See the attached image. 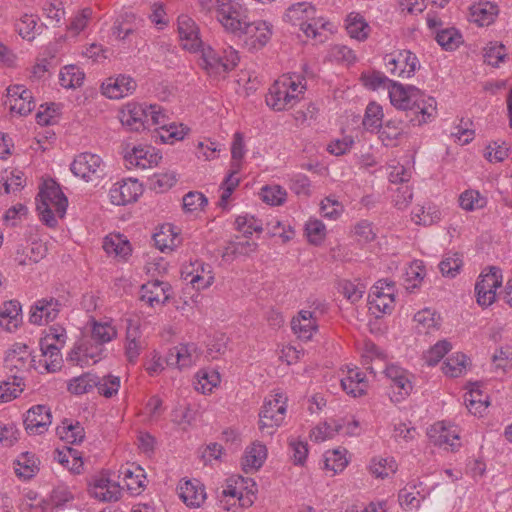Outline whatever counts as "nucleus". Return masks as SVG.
Returning a JSON list of instances; mask_svg holds the SVG:
<instances>
[{
    "label": "nucleus",
    "instance_id": "f257e3e1",
    "mask_svg": "<svg viewBox=\"0 0 512 512\" xmlns=\"http://www.w3.org/2000/svg\"><path fill=\"white\" fill-rule=\"evenodd\" d=\"M363 85L371 90L387 88L391 104L397 109L407 112L409 122L413 126H421L432 121L436 116V100L427 96L413 85H403L388 79L382 72L362 73Z\"/></svg>",
    "mask_w": 512,
    "mask_h": 512
},
{
    "label": "nucleus",
    "instance_id": "f03ea898",
    "mask_svg": "<svg viewBox=\"0 0 512 512\" xmlns=\"http://www.w3.org/2000/svg\"><path fill=\"white\" fill-rule=\"evenodd\" d=\"M68 206V199L62 192L59 184L53 179L43 182L36 197V209L41 220L49 227L57 225L52 207L60 218H63Z\"/></svg>",
    "mask_w": 512,
    "mask_h": 512
},
{
    "label": "nucleus",
    "instance_id": "7ed1b4c3",
    "mask_svg": "<svg viewBox=\"0 0 512 512\" xmlns=\"http://www.w3.org/2000/svg\"><path fill=\"white\" fill-rule=\"evenodd\" d=\"M315 15L316 9L314 6L307 2H299L287 9L284 19L293 25H299L306 36L315 38L318 28L325 27L323 19H317Z\"/></svg>",
    "mask_w": 512,
    "mask_h": 512
},
{
    "label": "nucleus",
    "instance_id": "20e7f679",
    "mask_svg": "<svg viewBox=\"0 0 512 512\" xmlns=\"http://www.w3.org/2000/svg\"><path fill=\"white\" fill-rule=\"evenodd\" d=\"M216 17L227 32L237 37L249 19L247 9L233 0H216Z\"/></svg>",
    "mask_w": 512,
    "mask_h": 512
},
{
    "label": "nucleus",
    "instance_id": "39448f33",
    "mask_svg": "<svg viewBox=\"0 0 512 512\" xmlns=\"http://www.w3.org/2000/svg\"><path fill=\"white\" fill-rule=\"evenodd\" d=\"M34 359L31 358V351L25 344L16 343L7 352L4 359V368L13 379V384L20 387L23 385V374L33 367Z\"/></svg>",
    "mask_w": 512,
    "mask_h": 512
},
{
    "label": "nucleus",
    "instance_id": "423d86ee",
    "mask_svg": "<svg viewBox=\"0 0 512 512\" xmlns=\"http://www.w3.org/2000/svg\"><path fill=\"white\" fill-rule=\"evenodd\" d=\"M203 67L209 74L221 75L232 71L240 60L238 52L231 46L217 52L211 47L202 51Z\"/></svg>",
    "mask_w": 512,
    "mask_h": 512
},
{
    "label": "nucleus",
    "instance_id": "0eeeda50",
    "mask_svg": "<svg viewBox=\"0 0 512 512\" xmlns=\"http://www.w3.org/2000/svg\"><path fill=\"white\" fill-rule=\"evenodd\" d=\"M286 413V398L281 393H277L273 399L266 400L259 413V429L272 435L274 430L279 427Z\"/></svg>",
    "mask_w": 512,
    "mask_h": 512
},
{
    "label": "nucleus",
    "instance_id": "6e6552de",
    "mask_svg": "<svg viewBox=\"0 0 512 512\" xmlns=\"http://www.w3.org/2000/svg\"><path fill=\"white\" fill-rule=\"evenodd\" d=\"M502 285L501 269L489 267L488 273H481L475 284L477 303L482 307L490 306L496 298V289Z\"/></svg>",
    "mask_w": 512,
    "mask_h": 512
},
{
    "label": "nucleus",
    "instance_id": "1a4fd4ad",
    "mask_svg": "<svg viewBox=\"0 0 512 512\" xmlns=\"http://www.w3.org/2000/svg\"><path fill=\"white\" fill-rule=\"evenodd\" d=\"M384 63L389 74L401 79L412 77L420 66L417 56L409 50L386 55Z\"/></svg>",
    "mask_w": 512,
    "mask_h": 512
},
{
    "label": "nucleus",
    "instance_id": "9d476101",
    "mask_svg": "<svg viewBox=\"0 0 512 512\" xmlns=\"http://www.w3.org/2000/svg\"><path fill=\"white\" fill-rule=\"evenodd\" d=\"M71 172L85 181H93L101 178L103 173V161L100 156L89 152L77 155L70 166Z\"/></svg>",
    "mask_w": 512,
    "mask_h": 512
},
{
    "label": "nucleus",
    "instance_id": "9b49d317",
    "mask_svg": "<svg viewBox=\"0 0 512 512\" xmlns=\"http://www.w3.org/2000/svg\"><path fill=\"white\" fill-rule=\"evenodd\" d=\"M272 36V26L263 20L246 21L238 37H244L246 45L251 49L263 48Z\"/></svg>",
    "mask_w": 512,
    "mask_h": 512
},
{
    "label": "nucleus",
    "instance_id": "f8f14e48",
    "mask_svg": "<svg viewBox=\"0 0 512 512\" xmlns=\"http://www.w3.org/2000/svg\"><path fill=\"white\" fill-rule=\"evenodd\" d=\"M148 111V127L150 125H161L164 133L160 135L163 142L173 143L174 141L182 140L187 133L188 129H185L183 125L179 127L176 125H170L166 128V115L160 106L150 105L145 106Z\"/></svg>",
    "mask_w": 512,
    "mask_h": 512
},
{
    "label": "nucleus",
    "instance_id": "ddd939ff",
    "mask_svg": "<svg viewBox=\"0 0 512 512\" xmlns=\"http://www.w3.org/2000/svg\"><path fill=\"white\" fill-rule=\"evenodd\" d=\"M172 287L168 282L153 280L140 287V300L149 307L165 305L170 300Z\"/></svg>",
    "mask_w": 512,
    "mask_h": 512
},
{
    "label": "nucleus",
    "instance_id": "4468645a",
    "mask_svg": "<svg viewBox=\"0 0 512 512\" xmlns=\"http://www.w3.org/2000/svg\"><path fill=\"white\" fill-rule=\"evenodd\" d=\"M120 121L130 131L148 128V111L142 104L128 103L120 112Z\"/></svg>",
    "mask_w": 512,
    "mask_h": 512
},
{
    "label": "nucleus",
    "instance_id": "2eb2a0df",
    "mask_svg": "<svg viewBox=\"0 0 512 512\" xmlns=\"http://www.w3.org/2000/svg\"><path fill=\"white\" fill-rule=\"evenodd\" d=\"M51 424V412L45 405H36L30 408L24 418V426L29 434L44 433Z\"/></svg>",
    "mask_w": 512,
    "mask_h": 512
},
{
    "label": "nucleus",
    "instance_id": "dca6fc26",
    "mask_svg": "<svg viewBox=\"0 0 512 512\" xmlns=\"http://www.w3.org/2000/svg\"><path fill=\"white\" fill-rule=\"evenodd\" d=\"M142 193L137 180H123L115 183L109 191L110 200L115 205H126L137 200Z\"/></svg>",
    "mask_w": 512,
    "mask_h": 512
},
{
    "label": "nucleus",
    "instance_id": "f3484780",
    "mask_svg": "<svg viewBox=\"0 0 512 512\" xmlns=\"http://www.w3.org/2000/svg\"><path fill=\"white\" fill-rule=\"evenodd\" d=\"M60 307V302L54 298L38 300L31 308L29 321L36 325L53 321L58 316Z\"/></svg>",
    "mask_w": 512,
    "mask_h": 512
},
{
    "label": "nucleus",
    "instance_id": "a211bd4d",
    "mask_svg": "<svg viewBox=\"0 0 512 512\" xmlns=\"http://www.w3.org/2000/svg\"><path fill=\"white\" fill-rule=\"evenodd\" d=\"M178 33L184 49L196 52L200 48L202 41L199 38L198 27L190 17H178Z\"/></svg>",
    "mask_w": 512,
    "mask_h": 512
},
{
    "label": "nucleus",
    "instance_id": "6ab92c4d",
    "mask_svg": "<svg viewBox=\"0 0 512 512\" xmlns=\"http://www.w3.org/2000/svg\"><path fill=\"white\" fill-rule=\"evenodd\" d=\"M290 85L291 84H285V82H280L279 80L275 81L266 95L267 105L276 111L286 109L297 97L296 94L289 92Z\"/></svg>",
    "mask_w": 512,
    "mask_h": 512
},
{
    "label": "nucleus",
    "instance_id": "aec40b11",
    "mask_svg": "<svg viewBox=\"0 0 512 512\" xmlns=\"http://www.w3.org/2000/svg\"><path fill=\"white\" fill-rule=\"evenodd\" d=\"M291 328L298 338L310 340L318 329L316 311L301 310L292 319Z\"/></svg>",
    "mask_w": 512,
    "mask_h": 512
},
{
    "label": "nucleus",
    "instance_id": "412c9836",
    "mask_svg": "<svg viewBox=\"0 0 512 512\" xmlns=\"http://www.w3.org/2000/svg\"><path fill=\"white\" fill-rule=\"evenodd\" d=\"M104 353L105 348L102 344L94 342L92 339H84L72 350L70 358L86 364L91 360L95 364L104 357Z\"/></svg>",
    "mask_w": 512,
    "mask_h": 512
},
{
    "label": "nucleus",
    "instance_id": "4be33fe9",
    "mask_svg": "<svg viewBox=\"0 0 512 512\" xmlns=\"http://www.w3.org/2000/svg\"><path fill=\"white\" fill-rule=\"evenodd\" d=\"M136 82L130 76L119 75L109 78L107 84L102 85L103 94L111 99H120L131 94L136 89Z\"/></svg>",
    "mask_w": 512,
    "mask_h": 512
},
{
    "label": "nucleus",
    "instance_id": "5701e85b",
    "mask_svg": "<svg viewBox=\"0 0 512 512\" xmlns=\"http://www.w3.org/2000/svg\"><path fill=\"white\" fill-rule=\"evenodd\" d=\"M179 496L187 506L200 507L206 499V492L198 480H187L180 485Z\"/></svg>",
    "mask_w": 512,
    "mask_h": 512
},
{
    "label": "nucleus",
    "instance_id": "b1692460",
    "mask_svg": "<svg viewBox=\"0 0 512 512\" xmlns=\"http://www.w3.org/2000/svg\"><path fill=\"white\" fill-rule=\"evenodd\" d=\"M428 436L434 445L442 446L448 444L452 450L457 446L453 440H459V435L455 426H446L444 422H437L431 426Z\"/></svg>",
    "mask_w": 512,
    "mask_h": 512
},
{
    "label": "nucleus",
    "instance_id": "393cba45",
    "mask_svg": "<svg viewBox=\"0 0 512 512\" xmlns=\"http://www.w3.org/2000/svg\"><path fill=\"white\" fill-rule=\"evenodd\" d=\"M341 386L348 395L362 396L367 388L365 374L358 368L348 369L347 376L341 379Z\"/></svg>",
    "mask_w": 512,
    "mask_h": 512
},
{
    "label": "nucleus",
    "instance_id": "a878e982",
    "mask_svg": "<svg viewBox=\"0 0 512 512\" xmlns=\"http://www.w3.org/2000/svg\"><path fill=\"white\" fill-rule=\"evenodd\" d=\"M267 457V448L265 445L254 442L247 447L242 460L243 470L247 473L249 470H258L262 467Z\"/></svg>",
    "mask_w": 512,
    "mask_h": 512
},
{
    "label": "nucleus",
    "instance_id": "bb28decb",
    "mask_svg": "<svg viewBox=\"0 0 512 512\" xmlns=\"http://www.w3.org/2000/svg\"><path fill=\"white\" fill-rule=\"evenodd\" d=\"M56 433L60 439L70 444L81 443L85 438V431L81 424L78 421L73 422L69 419L62 421V424L57 427Z\"/></svg>",
    "mask_w": 512,
    "mask_h": 512
},
{
    "label": "nucleus",
    "instance_id": "cd10ccee",
    "mask_svg": "<svg viewBox=\"0 0 512 512\" xmlns=\"http://www.w3.org/2000/svg\"><path fill=\"white\" fill-rule=\"evenodd\" d=\"M464 402L468 411L473 415H481L488 407V397L483 395L477 384L465 393Z\"/></svg>",
    "mask_w": 512,
    "mask_h": 512
},
{
    "label": "nucleus",
    "instance_id": "c85d7f7f",
    "mask_svg": "<svg viewBox=\"0 0 512 512\" xmlns=\"http://www.w3.org/2000/svg\"><path fill=\"white\" fill-rule=\"evenodd\" d=\"M99 384V377L90 372L74 377L68 383V391L72 394L81 395L89 393Z\"/></svg>",
    "mask_w": 512,
    "mask_h": 512
},
{
    "label": "nucleus",
    "instance_id": "c756f323",
    "mask_svg": "<svg viewBox=\"0 0 512 512\" xmlns=\"http://www.w3.org/2000/svg\"><path fill=\"white\" fill-rule=\"evenodd\" d=\"M383 116L382 107L376 102H370L366 107L362 124L366 130L379 133L382 128Z\"/></svg>",
    "mask_w": 512,
    "mask_h": 512
},
{
    "label": "nucleus",
    "instance_id": "7c9ffc66",
    "mask_svg": "<svg viewBox=\"0 0 512 512\" xmlns=\"http://www.w3.org/2000/svg\"><path fill=\"white\" fill-rule=\"evenodd\" d=\"M84 78V72L75 65L65 66L59 74L60 85L67 89L80 87L83 84Z\"/></svg>",
    "mask_w": 512,
    "mask_h": 512
},
{
    "label": "nucleus",
    "instance_id": "2f4dec72",
    "mask_svg": "<svg viewBox=\"0 0 512 512\" xmlns=\"http://www.w3.org/2000/svg\"><path fill=\"white\" fill-rule=\"evenodd\" d=\"M103 249L107 254H115L116 256L126 257L131 252L130 243L124 240L120 235L107 236L103 242Z\"/></svg>",
    "mask_w": 512,
    "mask_h": 512
},
{
    "label": "nucleus",
    "instance_id": "473e14b6",
    "mask_svg": "<svg viewBox=\"0 0 512 512\" xmlns=\"http://www.w3.org/2000/svg\"><path fill=\"white\" fill-rule=\"evenodd\" d=\"M369 310L379 317L380 314L390 313L393 309L394 303V290L391 287L388 288L386 296H377L369 298Z\"/></svg>",
    "mask_w": 512,
    "mask_h": 512
},
{
    "label": "nucleus",
    "instance_id": "72a5a7b5",
    "mask_svg": "<svg viewBox=\"0 0 512 512\" xmlns=\"http://www.w3.org/2000/svg\"><path fill=\"white\" fill-rule=\"evenodd\" d=\"M116 335L117 331L110 323L93 321L91 339L94 342L104 345L105 343L112 341Z\"/></svg>",
    "mask_w": 512,
    "mask_h": 512
},
{
    "label": "nucleus",
    "instance_id": "f704fd0d",
    "mask_svg": "<svg viewBox=\"0 0 512 512\" xmlns=\"http://www.w3.org/2000/svg\"><path fill=\"white\" fill-rule=\"evenodd\" d=\"M475 22L480 26L489 25L494 21L497 14V7L489 2L478 3L471 8Z\"/></svg>",
    "mask_w": 512,
    "mask_h": 512
},
{
    "label": "nucleus",
    "instance_id": "c9c22d12",
    "mask_svg": "<svg viewBox=\"0 0 512 512\" xmlns=\"http://www.w3.org/2000/svg\"><path fill=\"white\" fill-rule=\"evenodd\" d=\"M462 265V255L458 252H449L445 254L439 268L443 276L453 278L460 272Z\"/></svg>",
    "mask_w": 512,
    "mask_h": 512
},
{
    "label": "nucleus",
    "instance_id": "e433bc0d",
    "mask_svg": "<svg viewBox=\"0 0 512 512\" xmlns=\"http://www.w3.org/2000/svg\"><path fill=\"white\" fill-rule=\"evenodd\" d=\"M436 41L443 49L452 51L462 43V35L455 28H446L436 34Z\"/></svg>",
    "mask_w": 512,
    "mask_h": 512
},
{
    "label": "nucleus",
    "instance_id": "4c0bfd02",
    "mask_svg": "<svg viewBox=\"0 0 512 512\" xmlns=\"http://www.w3.org/2000/svg\"><path fill=\"white\" fill-rule=\"evenodd\" d=\"M20 312L21 305L17 300L6 301L0 312V325H6L7 330H11L10 323H13V327H17Z\"/></svg>",
    "mask_w": 512,
    "mask_h": 512
},
{
    "label": "nucleus",
    "instance_id": "58836bf2",
    "mask_svg": "<svg viewBox=\"0 0 512 512\" xmlns=\"http://www.w3.org/2000/svg\"><path fill=\"white\" fill-rule=\"evenodd\" d=\"M260 198L263 202L271 206L282 205L286 200V190L279 185L264 186L260 191Z\"/></svg>",
    "mask_w": 512,
    "mask_h": 512
},
{
    "label": "nucleus",
    "instance_id": "ea45409f",
    "mask_svg": "<svg viewBox=\"0 0 512 512\" xmlns=\"http://www.w3.org/2000/svg\"><path fill=\"white\" fill-rule=\"evenodd\" d=\"M197 383L195 389L203 394L211 392L220 382V375L216 371L200 370L196 374Z\"/></svg>",
    "mask_w": 512,
    "mask_h": 512
},
{
    "label": "nucleus",
    "instance_id": "a19ab883",
    "mask_svg": "<svg viewBox=\"0 0 512 512\" xmlns=\"http://www.w3.org/2000/svg\"><path fill=\"white\" fill-rule=\"evenodd\" d=\"M368 25L359 14L351 13L347 18V31L351 37L364 40L368 36Z\"/></svg>",
    "mask_w": 512,
    "mask_h": 512
},
{
    "label": "nucleus",
    "instance_id": "79ce46f5",
    "mask_svg": "<svg viewBox=\"0 0 512 512\" xmlns=\"http://www.w3.org/2000/svg\"><path fill=\"white\" fill-rule=\"evenodd\" d=\"M506 56L505 46L499 42H490L484 48V62L493 67H497Z\"/></svg>",
    "mask_w": 512,
    "mask_h": 512
},
{
    "label": "nucleus",
    "instance_id": "37998d69",
    "mask_svg": "<svg viewBox=\"0 0 512 512\" xmlns=\"http://www.w3.org/2000/svg\"><path fill=\"white\" fill-rule=\"evenodd\" d=\"M467 356L463 353H456L446 359L442 370L445 375L458 377L466 366Z\"/></svg>",
    "mask_w": 512,
    "mask_h": 512
},
{
    "label": "nucleus",
    "instance_id": "c03bdc74",
    "mask_svg": "<svg viewBox=\"0 0 512 512\" xmlns=\"http://www.w3.org/2000/svg\"><path fill=\"white\" fill-rule=\"evenodd\" d=\"M236 229L248 238L253 232H262V222L254 216H238L235 220Z\"/></svg>",
    "mask_w": 512,
    "mask_h": 512
},
{
    "label": "nucleus",
    "instance_id": "a18cd8bd",
    "mask_svg": "<svg viewBox=\"0 0 512 512\" xmlns=\"http://www.w3.org/2000/svg\"><path fill=\"white\" fill-rule=\"evenodd\" d=\"M150 189L162 193L170 189L176 182L173 173H156L148 179Z\"/></svg>",
    "mask_w": 512,
    "mask_h": 512
},
{
    "label": "nucleus",
    "instance_id": "49530a36",
    "mask_svg": "<svg viewBox=\"0 0 512 512\" xmlns=\"http://www.w3.org/2000/svg\"><path fill=\"white\" fill-rule=\"evenodd\" d=\"M257 243L252 242L249 240L245 241H231L228 243V245L225 248L224 255L223 256H237V255H243V256H249L257 249Z\"/></svg>",
    "mask_w": 512,
    "mask_h": 512
},
{
    "label": "nucleus",
    "instance_id": "de8ad7c7",
    "mask_svg": "<svg viewBox=\"0 0 512 512\" xmlns=\"http://www.w3.org/2000/svg\"><path fill=\"white\" fill-rule=\"evenodd\" d=\"M207 203L205 195L198 191H190L183 197V209L188 213L201 211Z\"/></svg>",
    "mask_w": 512,
    "mask_h": 512
},
{
    "label": "nucleus",
    "instance_id": "09e8293b",
    "mask_svg": "<svg viewBox=\"0 0 512 512\" xmlns=\"http://www.w3.org/2000/svg\"><path fill=\"white\" fill-rule=\"evenodd\" d=\"M451 343L446 340L438 341L424 355L425 362L429 366L436 365L450 350Z\"/></svg>",
    "mask_w": 512,
    "mask_h": 512
},
{
    "label": "nucleus",
    "instance_id": "8fccbe9b",
    "mask_svg": "<svg viewBox=\"0 0 512 512\" xmlns=\"http://www.w3.org/2000/svg\"><path fill=\"white\" fill-rule=\"evenodd\" d=\"M484 203V198L475 190H466L459 197L460 206L467 211L482 208Z\"/></svg>",
    "mask_w": 512,
    "mask_h": 512
},
{
    "label": "nucleus",
    "instance_id": "3c124183",
    "mask_svg": "<svg viewBox=\"0 0 512 512\" xmlns=\"http://www.w3.org/2000/svg\"><path fill=\"white\" fill-rule=\"evenodd\" d=\"M119 387L120 378L112 375L104 376L102 378L99 377V384L95 386L98 393L106 398H110L115 395L118 392Z\"/></svg>",
    "mask_w": 512,
    "mask_h": 512
},
{
    "label": "nucleus",
    "instance_id": "603ef678",
    "mask_svg": "<svg viewBox=\"0 0 512 512\" xmlns=\"http://www.w3.org/2000/svg\"><path fill=\"white\" fill-rule=\"evenodd\" d=\"M305 231L310 243L314 245L320 244L326 235L325 225L320 220H310L307 222Z\"/></svg>",
    "mask_w": 512,
    "mask_h": 512
},
{
    "label": "nucleus",
    "instance_id": "864d4df0",
    "mask_svg": "<svg viewBox=\"0 0 512 512\" xmlns=\"http://www.w3.org/2000/svg\"><path fill=\"white\" fill-rule=\"evenodd\" d=\"M396 463L393 459H379L376 461L373 459L370 466V471L377 478L384 479L396 471Z\"/></svg>",
    "mask_w": 512,
    "mask_h": 512
},
{
    "label": "nucleus",
    "instance_id": "5fc2aeb1",
    "mask_svg": "<svg viewBox=\"0 0 512 512\" xmlns=\"http://www.w3.org/2000/svg\"><path fill=\"white\" fill-rule=\"evenodd\" d=\"M177 348L181 360V368L191 366L200 356L198 348L194 343L181 344Z\"/></svg>",
    "mask_w": 512,
    "mask_h": 512
},
{
    "label": "nucleus",
    "instance_id": "6e6d98bb",
    "mask_svg": "<svg viewBox=\"0 0 512 512\" xmlns=\"http://www.w3.org/2000/svg\"><path fill=\"white\" fill-rule=\"evenodd\" d=\"M340 292L351 303L359 301L364 293V287L359 284H354L349 280H342L339 283Z\"/></svg>",
    "mask_w": 512,
    "mask_h": 512
},
{
    "label": "nucleus",
    "instance_id": "4d7b16f0",
    "mask_svg": "<svg viewBox=\"0 0 512 512\" xmlns=\"http://www.w3.org/2000/svg\"><path fill=\"white\" fill-rule=\"evenodd\" d=\"M185 274V279L187 280L189 277V282L192 284L194 288L197 290L206 289L210 287L214 283V273L213 271H206L205 275H200L199 270L194 272H183Z\"/></svg>",
    "mask_w": 512,
    "mask_h": 512
},
{
    "label": "nucleus",
    "instance_id": "13d9d810",
    "mask_svg": "<svg viewBox=\"0 0 512 512\" xmlns=\"http://www.w3.org/2000/svg\"><path fill=\"white\" fill-rule=\"evenodd\" d=\"M36 461L37 459H35L34 454L29 452L22 453L21 457L17 460V464L23 467L24 471L16 469L17 474L24 478L32 477L34 473L38 471Z\"/></svg>",
    "mask_w": 512,
    "mask_h": 512
},
{
    "label": "nucleus",
    "instance_id": "bf43d9fd",
    "mask_svg": "<svg viewBox=\"0 0 512 512\" xmlns=\"http://www.w3.org/2000/svg\"><path fill=\"white\" fill-rule=\"evenodd\" d=\"M162 227L161 230L153 235L155 246L162 252L166 249L172 250L175 246V235L171 233V228Z\"/></svg>",
    "mask_w": 512,
    "mask_h": 512
},
{
    "label": "nucleus",
    "instance_id": "052dcab7",
    "mask_svg": "<svg viewBox=\"0 0 512 512\" xmlns=\"http://www.w3.org/2000/svg\"><path fill=\"white\" fill-rule=\"evenodd\" d=\"M509 147L506 142L501 144L497 141L488 145L486 148L485 157L488 161L502 162L508 157Z\"/></svg>",
    "mask_w": 512,
    "mask_h": 512
},
{
    "label": "nucleus",
    "instance_id": "680f3d73",
    "mask_svg": "<svg viewBox=\"0 0 512 512\" xmlns=\"http://www.w3.org/2000/svg\"><path fill=\"white\" fill-rule=\"evenodd\" d=\"M37 26V18L34 15L25 14L17 23L16 29L22 38L33 39L34 30Z\"/></svg>",
    "mask_w": 512,
    "mask_h": 512
},
{
    "label": "nucleus",
    "instance_id": "e2e57ef3",
    "mask_svg": "<svg viewBox=\"0 0 512 512\" xmlns=\"http://www.w3.org/2000/svg\"><path fill=\"white\" fill-rule=\"evenodd\" d=\"M320 209L323 216L331 220L337 219L343 212V206L337 200L331 199L330 197H326L321 202Z\"/></svg>",
    "mask_w": 512,
    "mask_h": 512
},
{
    "label": "nucleus",
    "instance_id": "0e129e2a",
    "mask_svg": "<svg viewBox=\"0 0 512 512\" xmlns=\"http://www.w3.org/2000/svg\"><path fill=\"white\" fill-rule=\"evenodd\" d=\"M402 121L388 120L385 124H382V128L379 131L380 138L382 140H395L401 135Z\"/></svg>",
    "mask_w": 512,
    "mask_h": 512
},
{
    "label": "nucleus",
    "instance_id": "69168bd1",
    "mask_svg": "<svg viewBox=\"0 0 512 512\" xmlns=\"http://www.w3.org/2000/svg\"><path fill=\"white\" fill-rule=\"evenodd\" d=\"M23 391L22 385L20 387L13 384V379L8 377L0 384V400L3 402L10 401L16 398Z\"/></svg>",
    "mask_w": 512,
    "mask_h": 512
},
{
    "label": "nucleus",
    "instance_id": "338daca9",
    "mask_svg": "<svg viewBox=\"0 0 512 512\" xmlns=\"http://www.w3.org/2000/svg\"><path fill=\"white\" fill-rule=\"evenodd\" d=\"M150 153V148L144 147H134L131 153H127L125 155V160L130 165H134L136 167L146 168L147 164L145 163L146 157Z\"/></svg>",
    "mask_w": 512,
    "mask_h": 512
},
{
    "label": "nucleus",
    "instance_id": "774afa93",
    "mask_svg": "<svg viewBox=\"0 0 512 512\" xmlns=\"http://www.w3.org/2000/svg\"><path fill=\"white\" fill-rule=\"evenodd\" d=\"M289 446L292 450V458L295 465H303L308 455V445L306 442L292 439L289 442Z\"/></svg>",
    "mask_w": 512,
    "mask_h": 512
}]
</instances>
